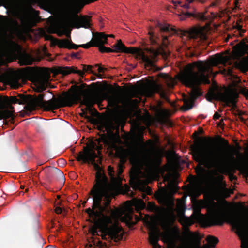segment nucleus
Masks as SVG:
<instances>
[{"mask_svg":"<svg viewBox=\"0 0 248 248\" xmlns=\"http://www.w3.org/2000/svg\"><path fill=\"white\" fill-rule=\"evenodd\" d=\"M229 57L220 53L216 54L214 57H211L210 62L199 60L187 65L179 76L180 81L186 86L191 88L189 96L184 95L183 97L185 110L191 109L194 101L202 93L197 86L202 83L210 84L208 77L206 74L210 70L211 66H217L218 64H226L229 61Z\"/></svg>","mask_w":248,"mask_h":248,"instance_id":"1","label":"nucleus"},{"mask_svg":"<svg viewBox=\"0 0 248 248\" xmlns=\"http://www.w3.org/2000/svg\"><path fill=\"white\" fill-rule=\"evenodd\" d=\"M219 139L223 146L208 152H203L198 145L192 147L193 158L207 168H216L221 172L229 174L231 181L236 180L237 177L232 173L234 164L231 162L226 153V150L232 147L225 139L219 137Z\"/></svg>","mask_w":248,"mask_h":248,"instance_id":"2","label":"nucleus"},{"mask_svg":"<svg viewBox=\"0 0 248 248\" xmlns=\"http://www.w3.org/2000/svg\"><path fill=\"white\" fill-rule=\"evenodd\" d=\"M92 16H49L47 19V31L56 33L58 36L65 35L69 39L58 40V46L60 48H68L71 43L70 27L76 28L81 27L89 28L91 26V18Z\"/></svg>","mask_w":248,"mask_h":248,"instance_id":"3","label":"nucleus"},{"mask_svg":"<svg viewBox=\"0 0 248 248\" xmlns=\"http://www.w3.org/2000/svg\"><path fill=\"white\" fill-rule=\"evenodd\" d=\"M27 97L28 108L31 110L39 107L46 111H52L61 107H72L79 102L85 105L89 110L91 109L94 104V100L89 95H85L82 100L81 94L77 92L73 93H65L61 99L53 97L48 101L44 100L43 94H40L34 97L31 95H27Z\"/></svg>","mask_w":248,"mask_h":248,"instance_id":"4","label":"nucleus"},{"mask_svg":"<svg viewBox=\"0 0 248 248\" xmlns=\"http://www.w3.org/2000/svg\"><path fill=\"white\" fill-rule=\"evenodd\" d=\"M90 194L93 196L92 209L89 208L86 212L93 220H96L102 230H107V225L111 221V217L105 213L109 212V206L114 193L92 189Z\"/></svg>","mask_w":248,"mask_h":248,"instance_id":"5","label":"nucleus"},{"mask_svg":"<svg viewBox=\"0 0 248 248\" xmlns=\"http://www.w3.org/2000/svg\"><path fill=\"white\" fill-rule=\"evenodd\" d=\"M126 161L125 157L120 158V163L117 165L115 170L113 167L109 166L108 167V173L110 177L112 184L110 183L108 178L104 172L102 168L95 161L91 163L96 170L95 174L96 183L92 189L114 193L115 190L114 185L121 184L122 177L121 174L123 172L124 168V164Z\"/></svg>","mask_w":248,"mask_h":248,"instance_id":"6","label":"nucleus"},{"mask_svg":"<svg viewBox=\"0 0 248 248\" xmlns=\"http://www.w3.org/2000/svg\"><path fill=\"white\" fill-rule=\"evenodd\" d=\"M115 126L112 123H110L107 125V129L108 130V134L107 136H103L97 140V143L92 141L90 144L84 148V152H80L78 155L76 160L78 161H82V163H90L95 161L97 157V155L95 150H97L99 154H101L100 150L103 149V146L101 142L108 146L111 148H116L117 144L121 141V138L119 135V129L114 133L112 129L114 128Z\"/></svg>","mask_w":248,"mask_h":248,"instance_id":"7","label":"nucleus"},{"mask_svg":"<svg viewBox=\"0 0 248 248\" xmlns=\"http://www.w3.org/2000/svg\"><path fill=\"white\" fill-rule=\"evenodd\" d=\"M130 160L133 165L145 167L149 171L154 170L161 162L160 157L153 156L151 151L145 147L132 151Z\"/></svg>","mask_w":248,"mask_h":248,"instance_id":"8","label":"nucleus"},{"mask_svg":"<svg viewBox=\"0 0 248 248\" xmlns=\"http://www.w3.org/2000/svg\"><path fill=\"white\" fill-rule=\"evenodd\" d=\"M93 221L94 225L90 227L89 230L93 235H98L97 229H99L103 240L108 241L113 240L117 242L123 239L124 231L122 227L117 222L114 221L111 217V221L107 225V229L105 231L99 227L96 220Z\"/></svg>","mask_w":248,"mask_h":248,"instance_id":"9","label":"nucleus"},{"mask_svg":"<svg viewBox=\"0 0 248 248\" xmlns=\"http://www.w3.org/2000/svg\"><path fill=\"white\" fill-rule=\"evenodd\" d=\"M227 217L228 222L237 230L236 233L241 240V248H248V220L240 214L230 215Z\"/></svg>","mask_w":248,"mask_h":248,"instance_id":"10","label":"nucleus"},{"mask_svg":"<svg viewBox=\"0 0 248 248\" xmlns=\"http://www.w3.org/2000/svg\"><path fill=\"white\" fill-rule=\"evenodd\" d=\"M112 47L114 52H124L128 54H135L140 59L142 62L145 63V66L149 69L154 70L155 68V59H151L146 55L144 52L140 48L136 47H127L122 42L121 40L117 41V43L114 44Z\"/></svg>","mask_w":248,"mask_h":248,"instance_id":"11","label":"nucleus"},{"mask_svg":"<svg viewBox=\"0 0 248 248\" xmlns=\"http://www.w3.org/2000/svg\"><path fill=\"white\" fill-rule=\"evenodd\" d=\"M233 50L238 61L235 62L236 67L242 73L248 71V45L242 42L235 46Z\"/></svg>","mask_w":248,"mask_h":248,"instance_id":"12","label":"nucleus"},{"mask_svg":"<svg viewBox=\"0 0 248 248\" xmlns=\"http://www.w3.org/2000/svg\"><path fill=\"white\" fill-rule=\"evenodd\" d=\"M238 94L236 93H231L229 92H215L212 91L207 94V99L211 101L213 99L221 101L228 106H232L233 108L236 107V98Z\"/></svg>","mask_w":248,"mask_h":248,"instance_id":"13","label":"nucleus"},{"mask_svg":"<svg viewBox=\"0 0 248 248\" xmlns=\"http://www.w3.org/2000/svg\"><path fill=\"white\" fill-rule=\"evenodd\" d=\"M154 25L156 27H158L162 32H170L180 34L183 36H186L190 39H196L199 35L198 31L196 29H191L189 31H185L179 30L177 31L174 27L170 26V25L166 22H162L158 20L154 21Z\"/></svg>","mask_w":248,"mask_h":248,"instance_id":"14","label":"nucleus"},{"mask_svg":"<svg viewBox=\"0 0 248 248\" xmlns=\"http://www.w3.org/2000/svg\"><path fill=\"white\" fill-rule=\"evenodd\" d=\"M183 243L188 246H197V248H209L207 245L201 246L202 236L197 232H192L187 226L185 227Z\"/></svg>","mask_w":248,"mask_h":248,"instance_id":"15","label":"nucleus"},{"mask_svg":"<svg viewBox=\"0 0 248 248\" xmlns=\"http://www.w3.org/2000/svg\"><path fill=\"white\" fill-rule=\"evenodd\" d=\"M2 51L8 57H15L21 51L19 44L12 39H5L2 44Z\"/></svg>","mask_w":248,"mask_h":248,"instance_id":"16","label":"nucleus"},{"mask_svg":"<svg viewBox=\"0 0 248 248\" xmlns=\"http://www.w3.org/2000/svg\"><path fill=\"white\" fill-rule=\"evenodd\" d=\"M0 105V120L4 119V124H8V122L6 120L9 119V122L14 124L15 121L14 108L9 103L4 102Z\"/></svg>","mask_w":248,"mask_h":248,"instance_id":"17","label":"nucleus"},{"mask_svg":"<svg viewBox=\"0 0 248 248\" xmlns=\"http://www.w3.org/2000/svg\"><path fill=\"white\" fill-rule=\"evenodd\" d=\"M42 16H0V27L4 31H7L13 29L15 26L17 25L16 19L13 17H21V19L25 17L31 19L33 17L37 20L41 19Z\"/></svg>","mask_w":248,"mask_h":248,"instance_id":"18","label":"nucleus"},{"mask_svg":"<svg viewBox=\"0 0 248 248\" xmlns=\"http://www.w3.org/2000/svg\"><path fill=\"white\" fill-rule=\"evenodd\" d=\"M140 173L141 171L139 169H132L130 174V184L134 189L144 191L145 186L143 185V181L140 177Z\"/></svg>","mask_w":248,"mask_h":248,"instance_id":"19","label":"nucleus"},{"mask_svg":"<svg viewBox=\"0 0 248 248\" xmlns=\"http://www.w3.org/2000/svg\"><path fill=\"white\" fill-rule=\"evenodd\" d=\"M145 92L149 97H152L155 93L159 94L162 97H165L166 96L162 86L157 84H154L147 87L145 89Z\"/></svg>","mask_w":248,"mask_h":248,"instance_id":"20","label":"nucleus"},{"mask_svg":"<svg viewBox=\"0 0 248 248\" xmlns=\"http://www.w3.org/2000/svg\"><path fill=\"white\" fill-rule=\"evenodd\" d=\"M105 36L104 32H96L93 33V38L91 41L85 44L81 45V47L84 48H89L91 46H97L99 44H102L101 39Z\"/></svg>","mask_w":248,"mask_h":248,"instance_id":"21","label":"nucleus"},{"mask_svg":"<svg viewBox=\"0 0 248 248\" xmlns=\"http://www.w3.org/2000/svg\"><path fill=\"white\" fill-rule=\"evenodd\" d=\"M134 211L133 209L128 208L126 211L124 212L121 217V221L125 223L128 227L132 228L136 224L133 220Z\"/></svg>","mask_w":248,"mask_h":248,"instance_id":"22","label":"nucleus"},{"mask_svg":"<svg viewBox=\"0 0 248 248\" xmlns=\"http://www.w3.org/2000/svg\"><path fill=\"white\" fill-rule=\"evenodd\" d=\"M20 99H17L16 96H10L9 98L6 96L4 100V102H8L11 104H19L20 105L26 104V108H28L27 95L20 94Z\"/></svg>","mask_w":248,"mask_h":248,"instance_id":"23","label":"nucleus"},{"mask_svg":"<svg viewBox=\"0 0 248 248\" xmlns=\"http://www.w3.org/2000/svg\"><path fill=\"white\" fill-rule=\"evenodd\" d=\"M59 72L65 75L70 73H76L78 74L81 77H83L84 76V72L83 71L78 70L77 67L74 66L60 67L59 69Z\"/></svg>","mask_w":248,"mask_h":248,"instance_id":"24","label":"nucleus"},{"mask_svg":"<svg viewBox=\"0 0 248 248\" xmlns=\"http://www.w3.org/2000/svg\"><path fill=\"white\" fill-rule=\"evenodd\" d=\"M18 60L20 65H31L34 61L33 57L26 52L21 54L19 56Z\"/></svg>","mask_w":248,"mask_h":248,"instance_id":"25","label":"nucleus"},{"mask_svg":"<svg viewBox=\"0 0 248 248\" xmlns=\"http://www.w3.org/2000/svg\"><path fill=\"white\" fill-rule=\"evenodd\" d=\"M36 89L35 91L38 93H41L45 90L46 79L42 75L38 76L35 78Z\"/></svg>","mask_w":248,"mask_h":248,"instance_id":"26","label":"nucleus"},{"mask_svg":"<svg viewBox=\"0 0 248 248\" xmlns=\"http://www.w3.org/2000/svg\"><path fill=\"white\" fill-rule=\"evenodd\" d=\"M159 232H153L150 234V243L153 246V248H161V246L158 244Z\"/></svg>","mask_w":248,"mask_h":248,"instance_id":"27","label":"nucleus"},{"mask_svg":"<svg viewBox=\"0 0 248 248\" xmlns=\"http://www.w3.org/2000/svg\"><path fill=\"white\" fill-rule=\"evenodd\" d=\"M234 29L235 31V32H233V37L234 36L242 37L246 31L245 29H243L242 25H241L238 21L236 22V25L233 26V30Z\"/></svg>","mask_w":248,"mask_h":248,"instance_id":"28","label":"nucleus"},{"mask_svg":"<svg viewBox=\"0 0 248 248\" xmlns=\"http://www.w3.org/2000/svg\"><path fill=\"white\" fill-rule=\"evenodd\" d=\"M106 38V34H105V36L103 37V38L101 39V42L102 44H99L97 47H99V50L101 53H110V52H114L113 49L104 46V44H107V42L106 40H104L103 39Z\"/></svg>","mask_w":248,"mask_h":248,"instance_id":"29","label":"nucleus"},{"mask_svg":"<svg viewBox=\"0 0 248 248\" xmlns=\"http://www.w3.org/2000/svg\"><path fill=\"white\" fill-rule=\"evenodd\" d=\"M133 205L138 210L143 209L146 207V204L142 199L137 198L133 199Z\"/></svg>","mask_w":248,"mask_h":248,"instance_id":"30","label":"nucleus"},{"mask_svg":"<svg viewBox=\"0 0 248 248\" xmlns=\"http://www.w3.org/2000/svg\"><path fill=\"white\" fill-rule=\"evenodd\" d=\"M213 222V225H219L222 226L224 224V220L223 216L217 213L214 215L211 218Z\"/></svg>","mask_w":248,"mask_h":248,"instance_id":"31","label":"nucleus"},{"mask_svg":"<svg viewBox=\"0 0 248 248\" xmlns=\"http://www.w3.org/2000/svg\"><path fill=\"white\" fill-rule=\"evenodd\" d=\"M206 241L211 248H214L219 241L217 238L210 235L207 237Z\"/></svg>","mask_w":248,"mask_h":248,"instance_id":"32","label":"nucleus"},{"mask_svg":"<svg viewBox=\"0 0 248 248\" xmlns=\"http://www.w3.org/2000/svg\"><path fill=\"white\" fill-rule=\"evenodd\" d=\"M82 68H83V70L82 71H83L84 73L85 72H90V73H93V74L97 75V74H94V73H93V71H92V68L93 67V66L90 65H85V64H82Z\"/></svg>","mask_w":248,"mask_h":248,"instance_id":"33","label":"nucleus"},{"mask_svg":"<svg viewBox=\"0 0 248 248\" xmlns=\"http://www.w3.org/2000/svg\"><path fill=\"white\" fill-rule=\"evenodd\" d=\"M147 208L150 211H154L156 209V206L154 203L148 202Z\"/></svg>","mask_w":248,"mask_h":248,"instance_id":"34","label":"nucleus"},{"mask_svg":"<svg viewBox=\"0 0 248 248\" xmlns=\"http://www.w3.org/2000/svg\"><path fill=\"white\" fill-rule=\"evenodd\" d=\"M204 170V169L202 167H201L199 170H196V171L198 175L202 177Z\"/></svg>","mask_w":248,"mask_h":248,"instance_id":"35","label":"nucleus"},{"mask_svg":"<svg viewBox=\"0 0 248 248\" xmlns=\"http://www.w3.org/2000/svg\"><path fill=\"white\" fill-rule=\"evenodd\" d=\"M81 47V45H76L74 43H73L72 42H71L69 49H77L78 47Z\"/></svg>","mask_w":248,"mask_h":248,"instance_id":"36","label":"nucleus"},{"mask_svg":"<svg viewBox=\"0 0 248 248\" xmlns=\"http://www.w3.org/2000/svg\"><path fill=\"white\" fill-rule=\"evenodd\" d=\"M162 235H163L164 238L166 240H167L168 241H170V242L173 241V238L169 234L165 233V234H162Z\"/></svg>","mask_w":248,"mask_h":248,"instance_id":"37","label":"nucleus"},{"mask_svg":"<svg viewBox=\"0 0 248 248\" xmlns=\"http://www.w3.org/2000/svg\"><path fill=\"white\" fill-rule=\"evenodd\" d=\"M95 67H98V71L99 73H104L105 71L107 70V69L105 68H103L101 67L99 64H96L94 65Z\"/></svg>","mask_w":248,"mask_h":248,"instance_id":"38","label":"nucleus"},{"mask_svg":"<svg viewBox=\"0 0 248 248\" xmlns=\"http://www.w3.org/2000/svg\"><path fill=\"white\" fill-rule=\"evenodd\" d=\"M39 12L38 11H35L34 10V14L32 15H12L11 16H39ZM7 16H10V15H8Z\"/></svg>","mask_w":248,"mask_h":248,"instance_id":"39","label":"nucleus"},{"mask_svg":"<svg viewBox=\"0 0 248 248\" xmlns=\"http://www.w3.org/2000/svg\"><path fill=\"white\" fill-rule=\"evenodd\" d=\"M56 173H57L62 178H64V175L63 172L57 168L54 169Z\"/></svg>","mask_w":248,"mask_h":248,"instance_id":"40","label":"nucleus"},{"mask_svg":"<svg viewBox=\"0 0 248 248\" xmlns=\"http://www.w3.org/2000/svg\"><path fill=\"white\" fill-rule=\"evenodd\" d=\"M242 93L248 99V89H244L242 90Z\"/></svg>","mask_w":248,"mask_h":248,"instance_id":"41","label":"nucleus"},{"mask_svg":"<svg viewBox=\"0 0 248 248\" xmlns=\"http://www.w3.org/2000/svg\"><path fill=\"white\" fill-rule=\"evenodd\" d=\"M55 211L56 213L60 214L62 212V210L61 207H57L55 209Z\"/></svg>","mask_w":248,"mask_h":248,"instance_id":"42","label":"nucleus"},{"mask_svg":"<svg viewBox=\"0 0 248 248\" xmlns=\"http://www.w3.org/2000/svg\"><path fill=\"white\" fill-rule=\"evenodd\" d=\"M220 117V115L218 112H215L213 116V119L216 120L218 119Z\"/></svg>","mask_w":248,"mask_h":248,"instance_id":"43","label":"nucleus"},{"mask_svg":"<svg viewBox=\"0 0 248 248\" xmlns=\"http://www.w3.org/2000/svg\"><path fill=\"white\" fill-rule=\"evenodd\" d=\"M79 54V53L78 52H77V53H74V52H72L71 54V57L72 58H79L78 57V55Z\"/></svg>","mask_w":248,"mask_h":248,"instance_id":"44","label":"nucleus"},{"mask_svg":"<svg viewBox=\"0 0 248 248\" xmlns=\"http://www.w3.org/2000/svg\"><path fill=\"white\" fill-rule=\"evenodd\" d=\"M184 16H199L198 15H196L195 14H194V13H192L191 12H187L186 13ZM200 16H204V15H201Z\"/></svg>","mask_w":248,"mask_h":248,"instance_id":"45","label":"nucleus"},{"mask_svg":"<svg viewBox=\"0 0 248 248\" xmlns=\"http://www.w3.org/2000/svg\"><path fill=\"white\" fill-rule=\"evenodd\" d=\"M129 103L130 105H132L134 104H136L137 103V100H132V99H129Z\"/></svg>","mask_w":248,"mask_h":248,"instance_id":"46","label":"nucleus"},{"mask_svg":"<svg viewBox=\"0 0 248 248\" xmlns=\"http://www.w3.org/2000/svg\"><path fill=\"white\" fill-rule=\"evenodd\" d=\"M52 16H78L77 14H72V15H57V14H55V15H53ZM79 16H83L82 15H80Z\"/></svg>","mask_w":248,"mask_h":248,"instance_id":"47","label":"nucleus"},{"mask_svg":"<svg viewBox=\"0 0 248 248\" xmlns=\"http://www.w3.org/2000/svg\"><path fill=\"white\" fill-rule=\"evenodd\" d=\"M106 38H104L103 39L104 40H106V41L107 42V40H108V37H112V38H114V35H113V34H110V35H106Z\"/></svg>","mask_w":248,"mask_h":248,"instance_id":"48","label":"nucleus"},{"mask_svg":"<svg viewBox=\"0 0 248 248\" xmlns=\"http://www.w3.org/2000/svg\"><path fill=\"white\" fill-rule=\"evenodd\" d=\"M198 17H199V19L201 20H205L207 19V17L208 16H198Z\"/></svg>","mask_w":248,"mask_h":248,"instance_id":"49","label":"nucleus"},{"mask_svg":"<svg viewBox=\"0 0 248 248\" xmlns=\"http://www.w3.org/2000/svg\"><path fill=\"white\" fill-rule=\"evenodd\" d=\"M59 162L60 163H61V164H62V165L65 164V161L63 159H60L59 161Z\"/></svg>","mask_w":248,"mask_h":248,"instance_id":"50","label":"nucleus"},{"mask_svg":"<svg viewBox=\"0 0 248 248\" xmlns=\"http://www.w3.org/2000/svg\"><path fill=\"white\" fill-rule=\"evenodd\" d=\"M163 57L164 58H167L168 56L169 55V53H167V52H163Z\"/></svg>","mask_w":248,"mask_h":248,"instance_id":"51","label":"nucleus"},{"mask_svg":"<svg viewBox=\"0 0 248 248\" xmlns=\"http://www.w3.org/2000/svg\"><path fill=\"white\" fill-rule=\"evenodd\" d=\"M163 41H164V43H165V41H166V40H167V39H168V37H167V36H163Z\"/></svg>","mask_w":248,"mask_h":248,"instance_id":"52","label":"nucleus"},{"mask_svg":"<svg viewBox=\"0 0 248 248\" xmlns=\"http://www.w3.org/2000/svg\"><path fill=\"white\" fill-rule=\"evenodd\" d=\"M98 246L100 247H101L102 246V243L101 241H98Z\"/></svg>","mask_w":248,"mask_h":248,"instance_id":"53","label":"nucleus"},{"mask_svg":"<svg viewBox=\"0 0 248 248\" xmlns=\"http://www.w3.org/2000/svg\"><path fill=\"white\" fill-rule=\"evenodd\" d=\"M143 199H145L147 196L145 194H142Z\"/></svg>","mask_w":248,"mask_h":248,"instance_id":"54","label":"nucleus"},{"mask_svg":"<svg viewBox=\"0 0 248 248\" xmlns=\"http://www.w3.org/2000/svg\"><path fill=\"white\" fill-rule=\"evenodd\" d=\"M186 17V16H181V18H180V20H185V17Z\"/></svg>","mask_w":248,"mask_h":248,"instance_id":"55","label":"nucleus"},{"mask_svg":"<svg viewBox=\"0 0 248 248\" xmlns=\"http://www.w3.org/2000/svg\"><path fill=\"white\" fill-rule=\"evenodd\" d=\"M97 76L98 77L100 78H102V76L101 74L97 75Z\"/></svg>","mask_w":248,"mask_h":248,"instance_id":"56","label":"nucleus"},{"mask_svg":"<svg viewBox=\"0 0 248 248\" xmlns=\"http://www.w3.org/2000/svg\"><path fill=\"white\" fill-rule=\"evenodd\" d=\"M231 159H232V160H233V161H234V160H235V158H234V157L233 156H232L231 157Z\"/></svg>","mask_w":248,"mask_h":248,"instance_id":"57","label":"nucleus"},{"mask_svg":"<svg viewBox=\"0 0 248 248\" xmlns=\"http://www.w3.org/2000/svg\"><path fill=\"white\" fill-rule=\"evenodd\" d=\"M216 3H212V6H216Z\"/></svg>","mask_w":248,"mask_h":248,"instance_id":"58","label":"nucleus"},{"mask_svg":"<svg viewBox=\"0 0 248 248\" xmlns=\"http://www.w3.org/2000/svg\"><path fill=\"white\" fill-rule=\"evenodd\" d=\"M234 3H235L234 4H235V7H237V3H236V1H234Z\"/></svg>","mask_w":248,"mask_h":248,"instance_id":"59","label":"nucleus"},{"mask_svg":"<svg viewBox=\"0 0 248 248\" xmlns=\"http://www.w3.org/2000/svg\"><path fill=\"white\" fill-rule=\"evenodd\" d=\"M190 2H192L193 0H188Z\"/></svg>","mask_w":248,"mask_h":248,"instance_id":"60","label":"nucleus"},{"mask_svg":"<svg viewBox=\"0 0 248 248\" xmlns=\"http://www.w3.org/2000/svg\"><path fill=\"white\" fill-rule=\"evenodd\" d=\"M220 178L221 179H222L223 176H220Z\"/></svg>","mask_w":248,"mask_h":248,"instance_id":"61","label":"nucleus"},{"mask_svg":"<svg viewBox=\"0 0 248 248\" xmlns=\"http://www.w3.org/2000/svg\"><path fill=\"white\" fill-rule=\"evenodd\" d=\"M177 16H182V15H180V14H178Z\"/></svg>","mask_w":248,"mask_h":248,"instance_id":"62","label":"nucleus"},{"mask_svg":"<svg viewBox=\"0 0 248 248\" xmlns=\"http://www.w3.org/2000/svg\"><path fill=\"white\" fill-rule=\"evenodd\" d=\"M86 117H87V118H90V117H89V116H86Z\"/></svg>","mask_w":248,"mask_h":248,"instance_id":"63","label":"nucleus"},{"mask_svg":"<svg viewBox=\"0 0 248 248\" xmlns=\"http://www.w3.org/2000/svg\"><path fill=\"white\" fill-rule=\"evenodd\" d=\"M228 17H229V19H230V17H231V16H228Z\"/></svg>","mask_w":248,"mask_h":248,"instance_id":"64","label":"nucleus"}]
</instances>
